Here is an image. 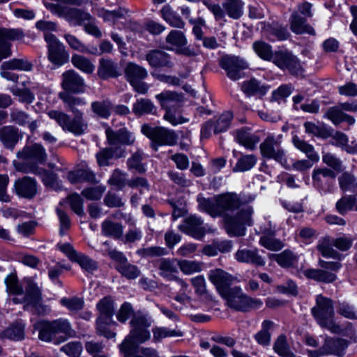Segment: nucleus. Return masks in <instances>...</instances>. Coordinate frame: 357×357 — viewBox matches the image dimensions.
Instances as JSON below:
<instances>
[{
	"mask_svg": "<svg viewBox=\"0 0 357 357\" xmlns=\"http://www.w3.org/2000/svg\"><path fill=\"white\" fill-rule=\"evenodd\" d=\"M222 297L226 300L227 305L236 311L248 312L253 309H258L262 305L259 299L252 298L243 293L240 287H233Z\"/></svg>",
	"mask_w": 357,
	"mask_h": 357,
	"instance_id": "39448f33",
	"label": "nucleus"
},
{
	"mask_svg": "<svg viewBox=\"0 0 357 357\" xmlns=\"http://www.w3.org/2000/svg\"><path fill=\"white\" fill-rule=\"evenodd\" d=\"M22 138L19 129L13 126L0 128V141L7 149H13Z\"/></svg>",
	"mask_w": 357,
	"mask_h": 357,
	"instance_id": "cd10ccee",
	"label": "nucleus"
},
{
	"mask_svg": "<svg viewBox=\"0 0 357 357\" xmlns=\"http://www.w3.org/2000/svg\"><path fill=\"white\" fill-rule=\"evenodd\" d=\"M38 338L45 342L60 344L75 335L69 321L58 319L53 321H42L37 323Z\"/></svg>",
	"mask_w": 357,
	"mask_h": 357,
	"instance_id": "7ed1b4c3",
	"label": "nucleus"
},
{
	"mask_svg": "<svg viewBox=\"0 0 357 357\" xmlns=\"http://www.w3.org/2000/svg\"><path fill=\"white\" fill-rule=\"evenodd\" d=\"M60 250L66 255L69 259L77 263L84 271L92 273L98 268V264L89 257L77 252L71 245L65 243L60 245Z\"/></svg>",
	"mask_w": 357,
	"mask_h": 357,
	"instance_id": "2eb2a0df",
	"label": "nucleus"
},
{
	"mask_svg": "<svg viewBox=\"0 0 357 357\" xmlns=\"http://www.w3.org/2000/svg\"><path fill=\"white\" fill-rule=\"evenodd\" d=\"M166 42L175 47H182L187 43V40L182 31L172 30L167 36Z\"/></svg>",
	"mask_w": 357,
	"mask_h": 357,
	"instance_id": "338daca9",
	"label": "nucleus"
},
{
	"mask_svg": "<svg viewBox=\"0 0 357 357\" xmlns=\"http://www.w3.org/2000/svg\"><path fill=\"white\" fill-rule=\"evenodd\" d=\"M269 258L284 268L293 266L298 261L297 256L289 250H285L280 254H271Z\"/></svg>",
	"mask_w": 357,
	"mask_h": 357,
	"instance_id": "79ce46f5",
	"label": "nucleus"
},
{
	"mask_svg": "<svg viewBox=\"0 0 357 357\" xmlns=\"http://www.w3.org/2000/svg\"><path fill=\"white\" fill-rule=\"evenodd\" d=\"M342 191H354L357 189V180L354 175L344 172L338 178Z\"/></svg>",
	"mask_w": 357,
	"mask_h": 357,
	"instance_id": "13d9d810",
	"label": "nucleus"
},
{
	"mask_svg": "<svg viewBox=\"0 0 357 357\" xmlns=\"http://www.w3.org/2000/svg\"><path fill=\"white\" fill-rule=\"evenodd\" d=\"M126 80L137 93L145 94L149 90V85L143 82L147 77V70L142 66L130 62L124 70Z\"/></svg>",
	"mask_w": 357,
	"mask_h": 357,
	"instance_id": "9d476101",
	"label": "nucleus"
},
{
	"mask_svg": "<svg viewBox=\"0 0 357 357\" xmlns=\"http://www.w3.org/2000/svg\"><path fill=\"white\" fill-rule=\"evenodd\" d=\"M59 98L65 104L67 109L70 111L74 116L70 118L67 114L57 110H50L47 115L54 119L65 131H68L75 135H81L84 133L88 128L87 123L84 120L83 113L79 109L86 104L84 100L79 97H75L68 92H61Z\"/></svg>",
	"mask_w": 357,
	"mask_h": 357,
	"instance_id": "f03ea898",
	"label": "nucleus"
},
{
	"mask_svg": "<svg viewBox=\"0 0 357 357\" xmlns=\"http://www.w3.org/2000/svg\"><path fill=\"white\" fill-rule=\"evenodd\" d=\"M292 142L296 148L304 153L306 156L312 162H317L319 160L318 154L314 151L313 146L307 143L297 136H294Z\"/></svg>",
	"mask_w": 357,
	"mask_h": 357,
	"instance_id": "a18cd8bd",
	"label": "nucleus"
},
{
	"mask_svg": "<svg viewBox=\"0 0 357 357\" xmlns=\"http://www.w3.org/2000/svg\"><path fill=\"white\" fill-rule=\"evenodd\" d=\"M126 150L122 146H116V148L111 146L107 148L101 149L96 153V159L99 166H108L109 165V160L113 158H121L125 156Z\"/></svg>",
	"mask_w": 357,
	"mask_h": 357,
	"instance_id": "c85d7f7f",
	"label": "nucleus"
},
{
	"mask_svg": "<svg viewBox=\"0 0 357 357\" xmlns=\"http://www.w3.org/2000/svg\"><path fill=\"white\" fill-rule=\"evenodd\" d=\"M264 233V235L259 239L261 245L273 251L280 250L284 247V244L281 241L273 237L275 235L274 230L266 229Z\"/></svg>",
	"mask_w": 357,
	"mask_h": 357,
	"instance_id": "ea45409f",
	"label": "nucleus"
},
{
	"mask_svg": "<svg viewBox=\"0 0 357 357\" xmlns=\"http://www.w3.org/2000/svg\"><path fill=\"white\" fill-rule=\"evenodd\" d=\"M151 324V318L147 314L142 312L134 313L130 321V331L128 335L137 343L142 344L151 337L149 328Z\"/></svg>",
	"mask_w": 357,
	"mask_h": 357,
	"instance_id": "1a4fd4ad",
	"label": "nucleus"
},
{
	"mask_svg": "<svg viewBox=\"0 0 357 357\" xmlns=\"http://www.w3.org/2000/svg\"><path fill=\"white\" fill-rule=\"evenodd\" d=\"M137 342L128 335L119 345V350L123 357H131L139 347Z\"/></svg>",
	"mask_w": 357,
	"mask_h": 357,
	"instance_id": "680f3d73",
	"label": "nucleus"
},
{
	"mask_svg": "<svg viewBox=\"0 0 357 357\" xmlns=\"http://www.w3.org/2000/svg\"><path fill=\"white\" fill-rule=\"evenodd\" d=\"M24 324L21 321H15L1 332L0 337L19 341L24 339Z\"/></svg>",
	"mask_w": 357,
	"mask_h": 357,
	"instance_id": "e433bc0d",
	"label": "nucleus"
},
{
	"mask_svg": "<svg viewBox=\"0 0 357 357\" xmlns=\"http://www.w3.org/2000/svg\"><path fill=\"white\" fill-rule=\"evenodd\" d=\"M71 61L75 68L85 73L91 74L94 71L95 66L84 56L74 54L72 56Z\"/></svg>",
	"mask_w": 357,
	"mask_h": 357,
	"instance_id": "3c124183",
	"label": "nucleus"
},
{
	"mask_svg": "<svg viewBox=\"0 0 357 357\" xmlns=\"http://www.w3.org/2000/svg\"><path fill=\"white\" fill-rule=\"evenodd\" d=\"M267 31L268 38L271 40H284L287 39L290 36L289 31L285 27L278 24H273L268 29Z\"/></svg>",
	"mask_w": 357,
	"mask_h": 357,
	"instance_id": "bf43d9fd",
	"label": "nucleus"
},
{
	"mask_svg": "<svg viewBox=\"0 0 357 357\" xmlns=\"http://www.w3.org/2000/svg\"><path fill=\"white\" fill-rule=\"evenodd\" d=\"M251 195L236 192H225L213 199L199 196V208L212 217H223L225 227L229 235L241 236L245 234V225H251L253 208L247 204L254 200Z\"/></svg>",
	"mask_w": 357,
	"mask_h": 357,
	"instance_id": "f257e3e1",
	"label": "nucleus"
},
{
	"mask_svg": "<svg viewBox=\"0 0 357 357\" xmlns=\"http://www.w3.org/2000/svg\"><path fill=\"white\" fill-rule=\"evenodd\" d=\"M101 229L104 236L115 239L123 237V227L121 223L106 220L102 223Z\"/></svg>",
	"mask_w": 357,
	"mask_h": 357,
	"instance_id": "a19ab883",
	"label": "nucleus"
},
{
	"mask_svg": "<svg viewBox=\"0 0 357 357\" xmlns=\"http://www.w3.org/2000/svg\"><path fill=\"white\" fill-rule=\"evenodd\" d=\"M127 13L128 10L123 8H119L114 10H108L104 8L98 10V15L100 17L105 21L112 22L113 24H115L120 19L124 18Z\"/></svg>",
	"mask_w": 357,
	"mask_h": 357,
	"instance_id": "8fccbe9b",
	"label": "nucleus"
},
{
	"mask_svg": "<svg viewBox=\"0 0 357 357\" xmlns=\"http://www.w3.org/2000/svg\"><path fill=\"white\" fill-rule=\"evenodd\" d=\"M156 266L160 271L159 274L160 276L169 280H175L183 289H185L188 287V284L184 280L174 275L175 273H178L177 264H175L174 259H160L156 261Z\"/></svg>",
	"mask_w": 357,
	"mask_h": 357,
	"instance_id": "4be33fe9",
	"label": "nucleus"
},
{
	"mask_svg": "<svg viewBox=\"0 0 357 357\" xmlns=\"http://www.w3.org/2000/svg\"><path fill=\"white\" fill-rule=\"evenodd\" d=\"M280 144V137H275L272 135H268L259 145L262 157L267 159H273L282 165L286 163L285 152Z\"/></svg>",
	"mask_w": 357,
	"mask_h": 357,
	"instance_id": "9b49d317",
	"label": "nucleus"
},
{
	"mask_svg": "<svg viewBox=\"0 0 357 357\" xmlns=\"http://www.w3.org/2000/svg\"><path fill=\"white\" fill-rule=\"evenodd\" d=\"M273 349L281 357H296L295 354L290 350L284 335H280L273 345Z\"/></svg>",
	"mask_w": 357,
	"mask_h": 357,
	"instance_id": "603ef678",
	"label": "nucleus"
},
{
	"mask_svg": "<svg viewBox=\"0 0 357 357\" xmlns=\"http://www.w3.org/2000/svg\"><path fill=\"white\" fill-rule=\"evenodd\" d=\"M178 229L183 233L197 239L202 238L206 231L203 226V220L196 215H190L185 218L183 223L179 225Z\"/></svg>",
	"mask_w": 357,
	"mask_h": 357,
	"instance_id": "b1692460",
	"label": "nucleus"
},
{
	"mask_svg": "<svg viewBox=\"0 0 357 357\" xmlns=\"http://www.w3.org/2000/svg\"><path fill=\"white\" fill-rule=\"evenodd\" d=\"M98 75L103 79L114 78L121 75V70L116 62L109 59L102 58L99 62Z\"/></svg>",
	"mask_w": 357,
	"mask_h": 357,
	"instance_id": "c756f323",
	"label": "nucleus"
},
{
	"mask_svg": "<svg viewBox=\"0 0 357 357\" xmlns=\"http://www.w3.org/2000/svg\"><path fill=\"white\" fill-rule=\"evenodd\" d=\"M62 78L61 86L65 92L80 93L85 91L84 81L75 71L70 70L64 72Z\"/></svg>",
	"mask_w": 357,
	"mask_h": 357,
	"instance_id": "412c9836",
	"label": "nucleus"
},
{
	"mask_svg": "<svg viewBox=\"0 0 357 357\" xmlns=\"http://www.w3.org/2000/svg\"><path fill=\"white\" fill-rule=\"evenodd\" d=\"M312 314L317 324L334 333H342L340 326L336 324L333 301L332 299L319 294L316 298V305L312 308Z\"/></svg>",
	"mask_w": 357,
	"mask_h": 357,
	"instance_id": "20e7f679",
	"label": "nucleus"
},
{
	"mask_svg": "<svg viewBox=\"0 0 357 357\" xmlns=\"http://www.w3.org/2000/svg\"><path fill=\"white\" fill-rule=\"evenodd\" d=\"M17 156L19 159L26 162H31L33 163L32 165L35 166L37 164L44 163L47 157L45 149L40 144L24 146L22 151L17 153Z\"/></svg>",
	"mask_w": 357,
	"mask_h": 357,
	"instance_id": "6ab92c4d",
	"label": "nucleus"
},
{
	"mask_svg": "<svg viewBox=\"0 0 357 357\" xmlns=\"http://www.w3.org/2000/svg\"><path fill=\"white\" fill-rule=\"evenodd\" d=\"M253 48L255 52L262 59L265 60H271L273 59L271 47L268 44L263 41H256L253 43Z\"/></svg>",
	"mask_w": 357,
	"mask_h": 357,
	"instance_id": "69168bd1",
	"label": "nucleus"
},
{
	"mask_svg": "<svg viewBox=\"0 0 357 357\" xmlns=\"http://www.w3.org/2000/svg\"><path fill=\"white\" fill-rule=\"evenodd\" d=\"M64 38L71 48L75 50L81 52L82 53H87L91 54H98V49L96 47L91 48L86 47L79 39L75 36L71 34H65Z\"/></svg>",
	"mask_w": 357,
	"mask_h": 357,
	"instance_id": "de8ad7c7",
	"label": "nucleus"
},
{
	"mask_svg": "<svg viewBox=\"0 0 357 357\" xmlns=\"http://www.w3.org/2000/svg\"><path fill=\"white\" fill-rule=\"evenodd\" d=\"M177 265L181 271L187 275L199 272L202 270V264L195 261L178 260Z\"/></svg>",
	"mask_w": 357,
	"mask_h": 357,
	"instance_id": "0e129e2a",
	"label": "nucleus"
},
{
	"mask_svg": "<svg viewBox=\"0 0 357 357\" xmlns=\"http://www.w3.org/2000/svg\"><path fill=\"white\" fill-rule=\"evenodd\" d=\"M257 157L253 154L242 155L233 168V172H246L251 169L257 163Z\"/></svg>",
	"mask_w": 357,
	"mask_h": 357,
	"instance_id": "49530a36",
	"label": "nucleus"
},
{
	"mask_svg": "<svg viewBox=\"0 0 357 357\" xmlns=\"http://www.w3.org/2000/svg\"><path fill=\"white\" fill-rule=\"evenodd\" d=\"M24 172L26 173L30 172L41 176L43 183L47 187L54 189L60 188L58 178L56 175L53 172H47L44 169L39 168L35 165H31L28 167L26 169L24 170Z\"/></svg>",
	"mask_w": 357,
	"mask_h": 357,
	"instance_id": "473e14b6",
	"label": "nucleus"
},
{
	"mask_svg": "<svg viewBox=\"0 0 357 357\" xmlns=\"http://www.w3.org/2000/svg\"><path fill=\"white\" fill-rule=\"evenodd\" d=\"M112 102L109 100L95 101L91 103L92 111L102 118H107L111 113Z\"/></svg>",
	"mask_w": 357,
	"mask_h": 357,
	"instance_id": "6e6d98bb",
	"label": "nucleus"
},
{
	"mask_svg": "<svg viewBox=\"0 0 357 357\" xmlns=\"http://www.w3.org/2000/svg\"><path fill=\"white\" fill-rule=\"evenodd\" d=\"M222 7L228 16L232 19H239L243 13V3L241 0L224 2Z\"/></svg>",
	"mask_w": 357,
	"mask_h": 357,
	"instance_id": "09e8293b",
	"label": "nucleus"
},
{
	"mask_svg": "<svg viewBox=\"0 0 357 357\" xmlns=\"http://www.w3.org/2000/svg\"><path fill=\"white\" fill-rule=\"evenodd\" d=\"M142 132L151 139V146L155 151H158L159 146H174L177 142L178 136L175 132L164 127L144 125Z\"/></svg>",
	"mask_w": 357,
	"mask_h": 357,
	"instance_id": "423d86ee",
	"label": "nucleus"
},
{
	"mask_svg": "<svg viewBox=\"0 0 357 357\" xmlns=\"http://www.w3.org/2000/svg\"><path fill=\"white\" fill-rule=\"evenodd\" d=\"M235 138L236 141L245 149L253 151L256 149L259 143V137L250 132V130L243 128L235 131Z\"/></svg>",
	"mask_w": 357,
	"mask_h": 357,
	"instance_id": "7c9ffc66",
	"label": "nucleus"
},
{
	"mask_svg": "<svg viewBox=\"0 0 357 357\" xmlns=\"http://www.w3.org/2000/svg\"><path fill=\"white\" fill-rule=\"evenodd\" d=\"M116 268L123 276L130 280L135 279L140 275L139 268L135 265L128 263L127 260L123 264H117Z\"/></svg>",
	"mask_w": 357,
	"mask_h": 357,
	"instance_id": "4d7b16f0",
	"label": "nucleus"
},
{
	"mask_svg": "<svg viewBox=\"0 0 357 357\" xmlns=\"http://www.w3.org/2000/svg\"><path fill=\"white\" fill-rule=\"evenodd\" d=\"M273 62L281 69H287L294 75L301 73L302 68L298 59L289 52H277L272 59Z\"/></svg>",
	"mask_w": 357,
	"mask_h": 357,
	"instance_id": "dca6fc26",
	"label": "nucleus"
},
{
	"mask_svg": "<svg viewBox=\"0 0 357 357\" xmlns=\"http://www.w3.org/2000/svg\"><path fill=\"white\" fill-rule=\"evenodd\" d=\"M14 190L19 197L31 199L37 194V182L31 177L24 176L15 181Z\"/></svg>",
	"mask_w": 357,
	"mask_h": 357,
	"instance_id": "5701e85b",
	"label": "nucleus"
},
{
	"mask_svg": "<svg viewBox=\"0 0 357 357\" xmlns=\"http://www.w3.org/2000/svg\"><path fill=\"white\" fill-rule=\"evenodd\" d=\"M33 64L26 59H13L1 64V70H18L31 71Z\"/></svg>",
	"mask_w": 357,
	"mask_h": 357,
	"instance_id": "c03bdc74",
	"label": "nucleus"
},
{
	"mask_svg": "<svg viewBox=\"0 0 357 357\" xmlns=\"http://www.w3.org/2000/svg\"><path fill=\"white\" fill-rule=\"evenodd\" d=\"M155 98L165 110H176L184 100L182 93L172 91H165L156 95Z\"/></svg>",
	"mask_w": 357,
	"mask_h": 357,
	"instance_id": "393cba45",
	"label": "nucleus"
},
{
	"mask_svg": "<svg viewBox=\"0 0 357 357\" xmlns=\"http://www.w3.org/2000/svg\"><path fill=\"white\" fill-rule=\"evenodd\" d=\"M83 350L82 344L80 342H70L60 349V351L65 353L69 357H80Z\"/></svg>",
	"mask_w": 357,
	"mask_h": 357,
	"instance_id": "e2e57ef3",
	"label": "nucleus"
},
{
	"mask_svg": "<svg viewBox=\"0 0 357 357\" xmlns=\"http://www.w3.org/2000/svg\"><path fill=\"white\" fill-rule=\"evenodd\" d=\"M335 176V172L328 168H316L312 175L313 186L321 194L331 193L334 190L333 180Z\"/></svg>",
	"mask_w": 357,
	"mask_h": 357,
	"instance_id": "ddd939ff",
	"label": "nucleus"
},
{
	"mask_svg": "<svg viewBox=\"0 0 357 357\" xmlns=\"http://www.w3.org/2000/svg\"><path fill=\"white\" fill-rule=\"evenodd\" d=\"M61 304L66 307L71 312H77L83 309L84 301L82 298L76 296L63 298L60 301Z\"/></svg>",
	"mask_w": 357,
	"mask_h": 357,
	"instance_id": "052dcab7",
	"label": "nucleus"
},
{
	"mask_svg": "<svg viewBox=\"0 0 357 357\" xmlns=\"http://www.w3.org/2000/svg\"><path fill=\"white\" fill-rule=\"evenodd\" d=\"M219 65L227 72V77L234 81L239 79L242 77L241 71L248 68L243 59L229 55L222 56Z\"/></svg>",
	"mask_w": 357,
	"mask_h": 357,
	"instance_id": "4468645a",
	"label": "nucleus"
},
{
	"mask_svg": "<svg viewBox=\"0 0 357 357\" xmlns=\"http://www.w3.org/2000/svg\"><path fill=\"white\" fill-rule=\"evenodd\" d=\"M333 246H334L333 239L326 236L319 240L317 249L324 257L340 259L341 255L334 250Z\"/></svg>",
	"mask_w": 357,
	"mask_h": 357,
	"instance_id": "c9c22d12",
	"label": "nucleus"
},
{
	"mask_svg": "<svg viewBox=\"0 0 357 357\" xmlns=\"http://www.w3.org/2000/svg\"><path fill=\"white\" fill-rule=\"evenodd\" d=\"M146 59L149 65L155 68H172L173 63L168 54L161 50H151L146 55Z\"/></svg>",
	"mask_w": 357,
	"mask_h": 357,
	"instance_id": "2f4dec72",
	"label": "nucleus"
},
{
	"mask_svg": "<svg viewBox=\"0 0 357 357\" xmlns=\"http://www.w3.org/2000/svg\"><path fill=\"white\" fill-rule=\"evenodd\" d=\"M160 13L163 20H165L170 26L179 29L184 27V22L169 6H165L161 9Z\"/></svg>",
	"mask_w": 357,
	"mask_h": 357,
	"instance_id": "37998d69",
	"label": "nucleus"
},
{
	"mask_svg": "<svg viewBox=\"0 0 357 357\" xmlns=\"http://www.w3.org/2000/svg\"><path fill=\"white\" fill-rule=\"evenodd\" d=\"M47 43L48 59L54 65L61 66L68 61L69 55L65 46L51 33L44 34Z\"/></svg>",
	"mask_w": 357,
	"mask_h": 357,
	"instance_id": "f8f14e48",
	"label": "nucleus"
},
{
	"mask_svg": "<svg viewBox=\"0 0 357 357\" xmlns=\"http://www.w3.org/2000/svg\"><path fill=\"white\" fill-rule=\"evenodd\" d=\"M208 279L215 285L221 296L232 288L231 285L236 281L234 276L220 268L210 271Z\"/></svg>",
	"mask_w": 357,
	"mask_h": 357,
	"instance_id": "a211bd4d",
	"label": "nucleus"
},
{
	"mask_svg": "<svg viewBox=\"0 0 357 357\" xmlns=\"http://www.w3.org/2000/svg\"><path fill=\"white\" fill-rule=\"evenodd\" d=\"M324 117L331 120L335 125H338L343 121L347 122L349 125H353L356 121L352 116L344 113L339 105L329 107L325 113Z\"/></svg>",
	"mask_w": 357,
	"mask_h": 357,
	"instance_id": "72a5a7b5",
	"label": "nucleus"
},
{
	"mask_svg": "<svg viewBox=\"0 0 357 357\" xmlns=\"http://www.w3.org/2000/svg\"><path fill=\"white\" fill-rule=\"evenodd\" d=\"M318 265L321 268H307L303 271V274L308 279L319 282L331 283L337 279L333 272L337 271L342 264L337 261H326L319 259Z\"/></svg>",
	"mask_w": 357,
	"mask_h": 357,
	"instance_id": "0eeeda50",
	"label": "nucleus"
},
{
	"mask_svg": "<svg viewBox=\"0 0 357 357\" xmlns=\"http://www.w3.org/2000/svg\"><path fill=\"white\" fill-rule=\"evenodd\" d=\"M235 259L239 262L251 264L257 266H263L266 264L264 257L259 254L257 249L238 250L235 254Z\"/></svg>",
	"mask_w": 357,
	"mask_h": 357,
	"instance_id": "a878e982",
	"label": "nucleus"
},
{
	"mask_svg": "<svg viewBox=\"0 0 357 357\" xmlns=\"http://www.w3.org/2000/svg\"><path fill=\"white\" fill-rule=\"evenodd\" d=\"M105 135L107 144L112 147L123 146H131L135 141V137L133 133L128 131L126 128L114 130L111 128H107L105 130Z\"/></svg>",
	"mask_w": 357,
	"mask_h": 357,
	"instance_id": "f3484780",
	"label": "nucleus"
},
{
	"mask_svg": "<svg viewBox=\"0 0 357 357\" xmlns=\"http://www.w3.org/2000/svg\"><path fill=\"white\" fill-rule=\"evenodd\" d=\"M337 311L339 314L347 319H357V311L353 305L347 302H340L337 305Z\"/></svg>",
	"mask_w": 357,
	"mask_h": 357,
	"instance_id": "774afa93",
	"label": "nucleus"
},
{
	"mask_svg": "<svg viewBox=\"0 0 357 357\" xmlns=\"http://www.w3.org/2000/svg\"><path fill=\"white\" fill-rule=\"evenodd\" d=\"M25 289L26 294L24 297V301L26 306H24V308L31 306L38 313L45 312V307L41 304V291L38 285L32 280L27 279Z\"/></svg>",
	"mask_w": 357,
	"mask_h": 357,
	"instance_id": "aec40b11",
	"label": "nucleus"
},
{
	"mask_svg": "<svg viewBox=\"0 0 357 357\" xmlns=\"http://www.w3.org/2000/svg\"><path fill=\"white\" fill-rule=\"evenodd\" d=\"M127 174L122 172L119 169L113 171L110 178L108 180V183L114 186L117 190H122L126 185H128Z\"/></svg>",
	"mask_w": 357,
	"mask_h": 357,
	"instance_id": "5fc2aeb1",
	"label": "nucleus"
},
{
	"mask_svg": "<svg viewBox=\"0 0 357 357\" xmlns=\"http://www.w3.org/2000/svg\"><path fill=\"white\" fill-rule=\"evenodd\" d=\"M306 22L305 17H301L298 12H294L289 20L291 31L296 34L307 33L314 36V29Z\"/></svg>",
	"mask_w": 357,
	"mask_h": 357,
	"instance_id": "bb28decb",
	"label": "nucleus"
},
{
	"mask_svg": "<svg viewBox=\"0 0 357 357\" xmlns=\"http://www.w3.org/2000/svg\"><path fill=\"white\" fill-rule=\"evenodd\" d=\"M242 91L248 96L259 95L264 96L269 89V86L261 84L257 79L252 78L243 83Z\"/></svg>",
	"mask_w": 357,
	"mask_h": 357,
	"instance_id": "4c0bfd02",
	"label": "nucleus"
},
{
	"mask_svg": "<svg viewBox=\"0 0 357 357\" xmlns=\"http://www.w3.org/2000/svg\"><path fill=\"white\" fill-rule=\"evenodd\" d=\"M43 3L50 12L59 17H63L73 26L81 25L91 18V15L88 13L81 9L63 6L59 3H53L45 1H43Z\"/></svg>",
	"mask_w": 357,
	"mask_h": 357,
	"instance_id": "6e6552de",
	"label": "nucleus"
},
{
	"mask_svg": "<svg viewBox=\"0 0 357 357\" xmlns=\"http://www.w3.org/2000/svg\"><path fill=\"white\" fill-rule=\"evenodd\" d=\"M100 316L97 321H103L105 322H112V318L114 314V306L112 299L109 297H105L97 304Z\"/></svg>",
	"mask_w": 357,
	"mask_h": 357,
	"instance_id": "58836bf2",
	"label": "nucleus"
},
{
	"mask_svg": "<svg viewBox=\"0 0 357 357\" xmlns=\"http://www.w3.org/2000/svg\"><path fill=\"white\" fill-rule=\"evenodd\" d=\"M348 344L347 340L341 338L327 339L323 347L324 351L322 354H335L340 356L347 347Z\"/></svg>",
	"mask_w": 357,
	"mask_h": 357,
	"instance_id": "f704fd0d",
	"label": "nucleus"
},
{
	"mask_svg": "<svg viewBox=\"0 0 357 357\" xmlns=\"http://www.w3.org/2000/svg\"><path fill=\"white\" fill-rule=\"evenodd\" d=\"M357 202L356 197L354 195H345L339 199L335 208L339 213L345 215L348 211H351Z\"/></svg>",
	"mask_w": 357,
	"mask_h": 357,
	"instance_id": "864d4df0",
	"label": "nucleus"
}]
</instances>
